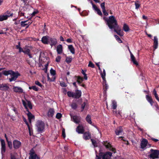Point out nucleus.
Returning <instances> with one entry per match:
<instances>
[{
    "label": "nucleus",
    "instance_id": "f257e3e1",
    "mask_svg": "<svg viewBox=\"0 0 159 159\" xmlns=\"http://www.w3.org/2000/svg\"><path fill=\"white\" fill-rule=\"evenodd\" d=\"M103 19L105 21L106 25L111 30H114L119 26L116 20L113 16H109L108 18L104 17Z\"/></svg>",
    "mask_w": 159,
    "mask_h": 159
},
{
    "label": "nucleus",
    "instance_id": "f03ea898",
    "mask_svg": "<svg viewBox=\"0 0 159 159\" xmlns=\"http://www.w3.org/2000/svg\"><path fill=\"white\" fill-rule=\"evenodd\" d=\"M2 73L3 74L7 76L9 75H11V78L9 79V80L10 82H11L13 80L15 81L18 76L20 75V74L18 72H15L11 70H3L2 71Z\"/></svg>",
    "mask_w": 159,
    "mask_h": 159
},
{
    "label": "nucleus",
    "instance_id": "7ed1b4c3",
    "mask_svg": "<svg viewBox=\"0 0 159 159\" xmlns=\"http://www.w3.org/2000/svg\"><path fill=\"white\" fill-rule=\"evenodd\" d=\"M112 153L110 152H100L98 155H96V159H111Z\"/></svg>",
    "mask_w": 159,
    "mask_h": 159
},
{
    "label": "nucleus",
    "instance_id": "20e7f679",
    "mask_svg": "<svg viewBox=\"0 0 159 159\" xmlns=\"http://www.w3.org/2000/svg\"><path fill=\"white\" fill-rule=\"evenodd\" d=\"M150 151L151 152V153L148 155V157L150 159H155L159 158V150L151 149Z\"/></svg>",
    "mask_w": 159,
    "mask_h": 159
},
{
    "label": "nucleus",
    "instance_id": "39448f33",
    "mask_svg": "<svg viewBox=\"0 0 159 159\" xmlns=\"http://www.w3.org/2000/svg\"><path fill=\"white\" fill-rule=\"evenodd\" d=\"M22 102L24 106V107L25 108L26 110V111L27 112V113H26V114L28 116L29 121L31 123V120L34 119V116L31 113V112L29 111V109H28L27 107V106L26 103L25 102V101L24 100H22Z\"/></svg>",
    "mask_w": 159,
    "mask_h": 159
},
{
    "label": "nucleus",
    "instance_id": "423d86ee",
    "mask_svg": "<svg viewBox=\"0 0 159 159\" xmlns=\"http://www.w3.org/2000/svg\"><path fill=\"white\" fill-rule=\"evenodd\" d=\"M37 130L39 132H42L45 127L44 123L42 121H38L36 124Z\"/></svg>",
    "mask_w": 159,
    "mask_h": 159
},
{
    "label": "nucleus",
    "instance_id": "0eeeda50",
    "mask_svg": "<svg viewBox=\"0 0 159 159\" xmlns=\"http://www.w3.org/2000/svg\"><path fill=\"white\" fill-rule=\"evenodd\" d=\"M48 44H49L52 48L53 46H55L57 43V39L54 38L49 37L48 39Z\"/></svg>",
    "mask_w": 159,
    "mask_h": 159
},
{
    "label": "nucleus",
    "instance_id": "6e6552de",
    "mask_svg": "<svg viewBox=\"0 0 159 159\" xmlns=\"http://www.w3.org/2000/svg\"><path fill=\"white\" fill-rule=\"evenodd\" d=\"M103 144L106 148L109 149L110 151H112L114 153L116 152V149L113 148L109 143H108L107 141H103Z\"/></svg>",
    "mask_w": 159,
    "mask_h": 159
},
{
    "label": "nucleus",
    "instance_id": "1a4fd4ad",
    "mask_svg": "<svg viewBox=\"0 0 159 159\" xmlns=\"http://www.w3.org/2000/svg\"><path fill=\"white\" fill-rule=\"evenodd\" d=\"M0 141L1 142V153L3 155L4 154L6 151L5 142V140L3 139H1Z\"/></svg>",
    "mask_w": 159,
    "mask_h": 159
},
{
    "label": "nucleus",
    "instance_id": "9d476101",
    "mask_svg": "<svg viewBox=\"0 0 159 159\" xmlns=\"http://www.w3.org/2000/svg\"><path fill=\"white\" fill-rule=\"evenodd\" d=\"M70 116L71 120L76 124H79L81 118L77 116H73L70 114Z\"/></svg>",
    "mask_w": 159,
    "mask_h": 159
},
{
    "label": "nucleus",
    "instance_id": "9b49d317",
    "mask_svg": "<svg viewBox=\"0 0 159 159\" xmlns=\"http://www.w3.org/2000/svg\"><path fill=\"white\" fill-rule=\"evenodd\" d=\"M21 144V142L15 139L13 142V148L15 149H19L20 147Z\"/></svg>",
    "mask_w": 159,
    "mask_h": 159
},
{
    "label": "nucleus",
    "instance_id": "f8f14e48",
    "mask_svg": "<svg viewBox=\"0 0 159 159\" xmlns=\"http://www.w3.org/2000/svg\"><path fill=\"white\" fill-rule=\"evenodd\" d=\"M114 30V31L116 32L118 35L120 36H122L124 35V33L122 30L119 25L118 27L116 28Z\"/></svg>",
    "mask_w": 159,
    "mask_h": 159
},
{
    "label": "nucleus",
    "instance_id": "ddd939ff",
    "mask_svg": "<svg viewBox=\"0 0 159 159\" xmlns=\"http://www.w3.org/2000/svg\"><path fill=\"white\" fill-rule=\"evenodd\" d=\"M82 92L81 90L76 89L75 92L74 93V98L76 99H78L81 96Z\"/></svg>",
    "mask_w": 159,
    "mask_h": 159
},
{
    "label": "nucleus",
    "instance_id": "4468645a",
    "mask_svg": "<svg viewBox=\"0 0 159 159\" xmlns=\"http://www.w3.org/2000/svg\"><path fill=\"white\" fill-rule=\"evenodd\" d=\"M13 89L14 92L19 93H22L23 92V89L20 87L13 86Z\"/></svg>",
    "mask_w": 159,
    "mask_h": 159
},
{
    "label": "nucleus",
    "instance_id": "2eb2a0df",
    "mask_svg": "<svg viewBox=\"0 0 159 159\" xmlns=\"http://www.w3.org/2000/svg\"><path fill=\"white\" fill-rule=\"evenodd\" d=\"M76 131L79 134H83L84 132V130L82 125H79L77 127Z\"/></svg>",
    "mask_w": 159,
    "mask_h": 159
},
{
    "label": "nucleus",
    "instance_id": "dca6fc26",
    "mask_svg": "<svg viewBox=\"0 0 159 159\" xmlns=\"http://www.w3.org/2000/svg\"><path fill=\"white\" fill-rule=\"evenodd\" d=\"M49 37L48 36H43L41 39L42 42L44 44H48V39Z\"/></svg>",
    "mask_w": 159,
    "mask_h": 159
},
{
    "label": "nucleus",
    "instance_id": "f3484780",
    "mask_svg": "<svg viewBox=\"0 0 159 159\" xmlns=\"http://www.w3.org/2000/svg\"><path fill=\"white\" fill-rule=\"evenodd\" d=\"M148 143V140L146 139H143L142 141L140 144L141 148L142 149H143L146 147Z\"/></svg>",
    "mask_w": 159,
    "mask_h": 159
},
{
    "label": "nucleus",
    "instance_id": "a211bd4d",
    "mask_svg": "<svg viewBox=\"0 0 159 159\" xmlns=\"http://www.w3.org/2000/svg\"><path fill=\"white\" fill-rule=\"evenodd\" d=\"M9 89V87L6 84H0V89L2 91H7Z\"/></svg>",
    "mask_w": 159,
    "mask_h": 159
},
{
    "label": "nucleus",
    "instance_id": "6ab92c4d",
    "mask_svg": "<svg viewBox=\"0 0 159 159\" xmlns=\"http://www.w3.org/2000/svg\"><path fill=\"white\" fill-rule=\"evenodd\" d=\"M83 137L84 139L87 140L91 138V135L89 132H86L84 133Z\"/></svg>",
    "mask_w": 159,
    "mask_h": 159
},
{
    "label": "nucleus",
    "instance_id": "aec40b11",
    "mask_svg": "<svg viewBox=\"0 0 159 159\" xmlns=\"http://www.w3.org/2000/svg\"><path fill=\"white\" fill-rule=\"evenodd\" d=\"M123 131V130L122 127L120 126L116 128L115 130V132L116 135H118L120 134H121Z\"/></svg>",
    "mask_w": 159,
    "mask_h": 159
},
{
    "label": "nucleus",
    "instance_id": "412c9836",
    "mask_svg": "<svg viewBox=\"0 0 159 159\" xmlns=\"http://www.w3.org/2000/svg\"><path fill=\"white\" fill-rule=\"evenodd\" d=\"M57 51L58 54H61L63 51V48L62 45L59 44L57 47Z\"/></svg>",
    "mask_w": 159,
    "mask_h": 159
},
{
    "label": "nucleus",
    "instance_id": "4be33fe9",
    "mask_svg": "<svg viewBox=\"0 0 159 159\" xmlns=\"http://www.w3.org/2000/svg\"><path fill=\"white\" fill-rule=\"evenodd\" d=\"M108 86L106 83V81H103V89L104 93H106L107 90L108 89Z\"/></svg>",
    "mask_w": 159,
    "mask_h": 159
},
{
    "label": "nucleus",
    "instance_id": "5701e85b",
    "mask_svg": "<svg viewBox=\"0 0 159 159\" xmlns=\"http://www.w3.org/2000/svg\"><path fill=\"white\" fill-rule=\"evenodd\" d=\"M130 57L131 61L133 62L134 64L137 66L139 65L138 62L136 61L135 58L132 53H131Z\"/></svg>",
    "mask_w": 159,
    "mask_h": 159
},
{
    "label": "nucleus",
    "instance_id": "b1692460",
    "mask_svg": "<svg viewBox=\"0 0 159 159\" xmlns=\"http://www.w3.org/2000/svg\"><path fill=\"white\" fill-rule=\"evenodd\" d=\"M158 45V39L157 36H155L154 38V43L153 46L154 49H156L157 48Z\"/></svg>",
    "mask_w": 159,
    "mask_h": 159
},
{
    "label": "nucleus",
    "instance_id": "393cba45",
    "mask_svg": "<svg viewBox=\"0 0 159 159\" xmlns=\"http://www.w3.org/2000/svg\"><path fill=\"white\" fill-rule=\"evenodd\" d=\"M54 111L53 108H50L49 109L48 112V116L52 117L54 115Z\"/></svg>",
    "mask_w": 159,
    "mask_h": 159
},
{
    "label": "nucleus",
    "instance_id": "a878e982",
    "mask_svg": "<svg viewBox=\"0 0 159 159\" xmlns=\"http://www.w3.org/2000/svg\"><path fill=\"white\" fill-rule=\"evenodd\" d=\"M146 98L147 100L149 102L151 106H152L153 102L152 98L148 95H146Z\"/></svg>",
    "mask_w": 159,
    "mask_h": 159
},
{
    "label": "nucleus",
    "instance_id": "bb28decb",
    "mask_svg": "<svg viewBox=\"0 0 159 159\" xmlns=\"http://www.w3.org/2000/svg\"><path fill=\"white\" fill-rule=\"evenodd\" d=\"M68 48L72 54H74L75 53V50L72 45H68Z\"/></svg>",
    "mask_w": 159,
    "mask_h": 159
},
{
    "label": "nucleus",
    "instance_id": "cd10ccee",
    "mask_svg": "<svg viewBox=\"0 0 159 159\" xmlns=\"http://www.w3.org/2000/svg\"><path fill=\"white\" fill-rule=\"evenodd\" d=\"M106 71L104 69H103V73H102L101 72L100 73L101 77H102V78L103 79V80L104 81H106V78H105V76H106Z\"/></svg>",
    "mask_w": 159,
    "mask_h": 159
},
{
    "label": "nucleus",
    "instance_id": "c85d7f7f",
    "mask_svg": "<svg viewBox=\"0 0 159 159\" xmlns=\"http://www.w3.org/2000/svg\"><path fill=\"white\" fill-rule=\"evenodd\" d=\"M123 29V30L125 32H128L129 30V28L128 26L126 24H124Z\"/></svg>",
    "mask_w": 159,
    "mask_h": 159
},
{
    "label": "nucleus",
    "instance_id": "c756f323",
    "mask_svg": "<svg viewBox=\"0 0 159 159\" xmlns=\"http://www.w3.org/2000/svg\"><path fill=\"white\" fill-rule=\"evenodd\" d=\"M117 106V102L115 101H113L112 102L111 107L112 108L115 110L116 109Z\"/></svg>",
    "mask_w": 159,
    "mask_h": 159
},
{
    "label": "nucleus",
    "instance_id": "7c9ffc66",
    "mask_svg": "<svg viewBox=\"0 0 159 159\" xmlns=\"http://www.w3.org/2000/svg\"><path fill=\"white\" fill-rule=\"evenodd\" d=\"M30 20L31 18H30L28 20L24 21V22H25V24H26L27 26L26 27V29L28 28L29 25L32 23V21H31V20Z\"/></svg>",
    "mask_w": 159,
    "mask_h": 159
},
{
    "label": "nucleus",
    "instance_id": "2f4dec72",
    "mask_svg": "<svg viewBox=\"0 0 159 159\" xmlns=\"http://www.w3.org/2000/svg\"><path fill=\"white\" fill-rule=\"evenodd\" d=\"M86 121L88 122V123L90 124H92V122L91 121V117L90 115H87L86 117Z\"/></svg>",
    "mask_w": 159,
    "mask_h": 159
},
{
    "label": "nucleus",
    "instance_id": "473e14b6",
    "mask_svg": "<svg viewBox=\"0 0 159 159\" xmlns=\"http://www.w3.org/2000/svg\"><path fill=\"white\" fill-rule=\"evenodd\" d=\"M7 16L4 15H0V21H2L4 20H6L7 19Z\"/></svg>",
    "mask_w": 159,
    "mask_h": 159
},
{
    "label": "nucleus",
    "instance_id": "72a5a7b5",
    "mask_svg": "<svg viewBox=\"0 0 159 159\" xmlns=\"http://www.w3.org/2000/svg\"><path fill=\"white\" fill-rule=\"evenodd\" d=\"M72 60V57L71 56L66 57V61L68 64L71 62Z\"/></svg>",
    "mask_w": 159,
    "mask_h": 159
},
{
    "label": "nucleus",
    "instance_id": "f704fd0d",
    "mask_svg": "<svg viewBox=\"0 0 159 159\" xmlns=\"http://www.w3.org/2000/svg\"><path fill=\"white\" fill-rule=\"evenodd\" d=\"M86 71V70H83L82 69L81 72L84 75V80H87L88 79V77L87 76L86 74L85 73Z\"/></svg>",
    "mask_w": 159,
    "mask_h": 159
},
{
    "label": "nucleus",
    "instance_id": "c9c22d12",
    "mask_svg": "<svg viewBox=\"0 0 159 159\" xmlns=\"http://www.w3.org/2000/svg\"><path fill=\"white\" fill-rule=\"evenodd\" d=\"M153 94L154 95L156 99L159 102V98L158 97V95L157 93V91L155 89H154L153 92Z\"/></svg>",
    "mask_w": 159,
    "mask_h": 159
},
{
    "label": "nucleus",
    "instance_id": "e433bc0d",
    "mask_svg": "<svg viewBox=\"0 0 159 159\" xmlns=\"http://www.w3.org/2000/svg\"><path fill=\"white\" fill-rule=\"evenodd\" d=\"M7 143L8 146L9 148V149L10 150L12 149V142L11 141H9L8 140L7 141Z\"/></svg>",
    "mask_w": 159,
    "mask_h": 159
},
{
    "label": "nucleus",
    "instance_id": "4c0bfd02",
    "mask_svg": "<svg viewBox=\"0 0 159 159\" xmlns=\"http://www.w3.org/2000/svg\"><path fill=\"white\" fill-rule=\"evenodd\" d=\"M5 14H6V16H7V18L10 16H12L13 15V14L12 13V12L9 11H7L5 13Z\"/></svg>",
    "mask_w": 159,
    "mask_h": 159
},
{
    "label": "nucleus",
    "instance_id": "58836bf2",
    "mask_svg": "<svg viewBox=\"0 0 159 159\" xmlns=\"http://www.w3.org/2000/svg\"><path fill=\"white\" fill-rule=\"evenodd\" d=\"M29 89H33L34 90L36 91H38V88L36 86H33L29 87Z\"/></svg>",
    "mask_w": 159,
    "mask_h": 159
},
{
    "label": "nucleus",
    "instance_id": "ea45409f",
    "mask_svg": "<svg viewBox=\"0 0 159 159\" xmlns=\"http://www.w3.org/2000/svg\"><path fill=\"white\" fill-rule=\"evenodd\" d=\"M67 94L69 97L74 98V93L69 91L67 92Z\"/></svg>",
    "mask_w": 159,
    "mask_h": 159
},
{
    "label": "nucleus",
    "instance_id": "a19ab883",
    "mask_svg": "<svg viewBox=\"0 0 159 159\" xmlns=\"http://www.w3.org/2000/svg\"><path fill=\"white\" fill-rule=\"evenodd\" d=\"M71 107L74 110H75L77 107V105L76 103L73 102L71 104Z\"/></svg>",
    "mask_w": 159,
    "mask_h": 159
},
{
    "label": "nucleus",
    "instance_id": "79ce46f5",
    "mask_svg": "<svg viewBox=\"0 0 159 159\" xmlns=\"http://www.w3.org/2000/svg\"><path fill=\"white\" fill-rule=\"evenodd\" d=\"M114 36L116 39L117 42L119 43H122V41L120 39L119 37L117 35H115Z\"/></svg>",
    "mask_w": 159,
    "mask_h": 159
},
{
    "label": "nucleus",
    "instance_id": "37998d69",
    "mask_svg": "<svg viewBox=\"0 0 159 159\" xmlns=\"http://www.w3.org/2000/svg\"><path fill=\"white\" fill-rule=\"evenodd\" d=\"M91 140L92 144L95 147H97L98 146L97 144L96 140L93 139H91Z\"/></svg>",
    "mask_w": 159,
    "mask_h": 159
},
{
    "label": "nucleus",
    "instance_id": "c03bdc74",
    "mask_svg": "<svg viewBox=\"0 0 159 159\" xmlns=\"http://www.w3.org/2000/svg\"><path fill=\"white\" fill-rule=\"evenodd\" d=\"M29 159H40L39 157L37 154H35V156H33L29 157Z\"/></svg>",
    "mask_w": 159,
    "mask_h": 159
},
{
    "label": "nucleus",
    "instance_id": "a18cd8bd",
    "mask_svg": "<svg viewBox=\"0 0 159 159\" xmlns=\"http://www.w3.org/2000/svg\"><path fill=\"white\" fill-rule=\"evenodd\" d=\"M29 154L30 155V157H31L35 156V155L36 154L35 153L33 149H32L30 151Z\"/></svg>",
    "mask_w": 159,
    "mask_h": 159
},
{
    "label": "nucleus",
    "instance_id": "49530a36",
    "mask_svg": "<svg viewBox=\"0 0 159 159\" xmlns=\"http://www.w3.org/2000/svg\"><path fill=\"white\" fill-rule=\"evenodd\" d=\"M50 72L51 75H54L56 74V71L53 70L52 68H51L50 70Z\"/></svg>",
    "mask_w": 159,
    "mask_h": 159
},
{
    "label": "nucleus",
    "instance_id": "de8ad7c7",
    "mask_svg": "<svg viewBox=\"0 0 159 159\" xmlns=\"http://www.w3.org/2000/svg\"><path fill=\"white\" fill-rule=\"evenodd\" d=\"M28 103V105L29 108L30 109H32V104L31 103V102L30 101H27V100Z\"/></svg>",
    "mask_w": 159,
    "mask_h": 159
},
{
    "label": "nucleus",
    "instance_id": "09e8293b",
    "mask_svg": "<svg viewBox=\"0 0 159 159\" xmlns=\"http://www.w3.org/2000/svg\"><path fill=\"white\" fill-rule=\"evenodd\" d=\"M30 50L29 48L26 49L24 51V52L25 54H28L30 53Z\"/></svg>",
    "mask_w": 159,
    "mask_h": 159
},
{
    "label": "nucleus",
    "instance_id": "8fccbe9b",
    "mask_svg": "<svg viewBox=\"0 0 159 159\" xmlns=\"http://www.w3.org/2000/svg\"><path fill=\"white\" fill-rule=\"evenodd\" d=\"M20 26L22 27H25L27 26L26 24H25V22L24 21H21L20 22Z\"/></svg>",
    "mask_w": 159,
    "mask_h": 159
},
{
    "label": "nucleus",
    "instance_id": "3c124183",
    "mask_svg": "<svg viewBox=\"0 0 159 159\" xmlns=\"http://www.w3.org/2000/svg\"><path fill=\"white\" fill-rule=\"evenodd\" d=\"M60 85L62 87H66L67 86L66 84L63 81H62L60 82Z\"/></svg>",
    "mask_w": 159,
    "mask_h": 159
},
{
    "label": "nucleus",
    "instance_id": "603ef678",
    "mask_svg": "<svg viewBox=\"0 0 159 159\" xmlns=\"http://www.w3.org/2000/svg\"><path fill=\"white\" fill-rule=\"evenodd\" d=\"M88 66L92 67V68H94L95 67L94 65L91 61L89 62Z\"/></svg>",
    "mask_w": 159,
    "mask_h": 159
},
{
    "label": "nucleus",
    "instance_id": "864d4df0",
    "mask_svg": "<svg viewBox=\"0 0 159 159\" xmlns=\"http://www.w3.org/2000/svg\"><path fill=\"white\" fill-rule=\"evenodd\" d=\"M75 77L77 78V80L81 81H83V78L80 76H75Z\"/></svg>",
    "mask_w": 159,
    "mask_h": 159
},
{
    "label": "nucleus",
    "instance_id": "5fc2aeb1",
    "mask_svg": "<svg viewBox=\"0 0 159 159\" xmlns=\"http://www.w3.org/2000/svg\"><path fill=\"white\" fill-rule=\"evenodd\" d=\"M62 117V115L61 113H57L56 116V118L57 119H60Z\"/></svg>",
    "mask_w": 159,
    "mask_h": 159
},
{
    "label": "nucleus",
    "instance_id": "6e6d98bb",
    "mask_svg": "<svg viewBox=\"0 0 159 159\" xmlns=\"http://www.w3.org/2000/svg\"><path fill=\"white\" fill-rule=\"evenodd\" d=\"M138 2H139L138 1H137L136 2H135V9H138L140 7V4L139 3H138Z\"/></svg>",
    "mask_w": 159,
    "mask_h": 159
},
{
    "label": "nucleus",
    "instance_id": "4d7b16f0",
    "mask_svg": "<svg viewBox=\"0 0 159 159\" xmlns=\"http://www.w3.org/2000/svg\"><path fill=\"white\" fill-rule=\"evenodd\" d=\"M86 105V103L84 102L82 103L81 105V108L82 110H81V111H83L84 108L85 106Z\"/></svg>",
    "mask_w": 159,
    "mask_h": 159
},
{
    "label": "nucleus",
    "instance_id": "13d9d810",
    "mask_svg": "<svg viewBox=\"0 0 159 159\" xmlns=\"http://www.w3.org/2000/svg\"><path fill=\"white\" fill-rule=\"evenodd\" d=\"M35 84L41 87L43 86V85L38 81H36L35 82Z\"/></svg>",
    "mask_w": 159,
    "mask_h": 159
},
{
    "label": "nucleus",
    "instance_id": "bf43d9fd",
    "mask_svg": "<svg viewBox=\"0 0 159 159\" xmlns=\"http://www.w3.org/2000/svg\"><path fill=\"white\" fill-rule=\"evenodd\" d=\"M61 59V57L60 56H57L56 59V61L59 62L60 61Z\"/></svg>",
    "mask_w": 159,
    "mask_h": 159
},
{
    "label": "nucleus",
    "instance_id": "052dcab7",
    "mask_svg": "<svg viewBox=\"0 0 159 159\" xmlns=\"http://www.w3.org/2000/svg\"><path fill=\"white\" fill-rule=\"evenodd\" d=\"M151 139L154 141L155 143H157V142H159V140L157 139H155L153 137H150Z\"/></svg>",
    "mask_w": 159,
    "mask_h": 159
},
{
    "label": "nucleus",
    "instance_id": "680f3d73",
    "mask_svg": "<svg viewBox=\"0 0 159 159\" xmlns=\"http://www.w3.org/2000/svg\"><path fill=\"white\" fill-rule=\"evenodd\" d=\"M47 78L48 81H49V82L54 81L55 80V78H54L52 80L50 78L48 75Z\"/></svg>",
    "mask_w": 159,
    "mask_h": 159
},
{
    "label": "nucleus",
    "instance_id": "e2e57ef3",
    "mask_svg": "<svg viewBox=\"0 0 159 159\" xmlns=\"http://www.w3.org/2000/svg\"><path fill=\"white\" fill-rule=\"evenodd\" d=\"M62 135L64 138H65L66 134L64 129H63L62 130Z\"/></svg>",
    "mask_w": 159,
    "mask_h": 159
},
{
    "label": "nucleus",
    "instance_id": "0e129e2a",
    "mask_svg": "<svg viewBox=\"0 0 159 159\" xmlns=\"http://www.w3.org/2000/svg\"><path fill=\"white\" fill-rule=\"evenodd\" d=\"M101 8H102V10L105 9V2H103L101 3Z\"/></svg>",
    "mask_w": 159,
    "mask_h": 159
},
{
    "label": "nucleus",
    "instance_id": "69168bd1",
    "mask_svg": "<svg viewBox=\"0 0 159 159\" xmlns=\"http://www.w3.org/2000/svg\"><path fill=\"white\" fill-rule=\"evenodd\" d=\"M97 12V14L100 16H102V13L101 11L99 9H98L96 11Z\"/></svg>",
    "mask_w": 159,
    "mask_h": 159
},
{
    "label": "nucleus",
    "instance_id": "338daca9",
    "mask_svg": "<svg viewBox=\"0 0 159 159\" xmlns=\"http://www.w3.org/2000/svg\"><path fill=\"white\" fill-rule=\"evenodd\" d=\"M102 12H103L104 15L106 16L108 15V13L107 12L105 9L102 10Z\"/></svg>",
    "mask_w": 159,
    "mask_h": 159
},
{
    "label": "nucleus",
    "instance_id": "774afa93",
    "mask_svg": "<svg viewBox=\"0 0 159 159\" xmlns=\"http://www.w3.org/2000/svg\"><path fill=\"white\" fill-rule=\"evenodd\" d=\"M13 107V110L14 111L15 114H18V111L17 110L16 108L14 107Z\"/></svg>",
    "mask_w": 159,
    "mask_h": 159
}]
</instances>
